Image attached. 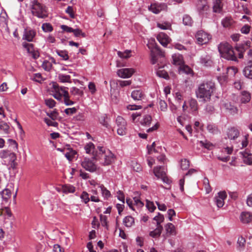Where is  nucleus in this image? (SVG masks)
<instances>
[{"label":"nucleus","instance_id":"64","mask_svg":"<svg viewBox=\"0 0 252 252\" xmlns=\"http://www.w3.org/2000/svg\"><path fill=\"white\" fill-rule=\"evenodd\" d=\"M119 86L121 87H124L126 86H129L131 84V80H126V81H123V80H119L118 81Z\"/></svg>","mask_w":252,"mask_h":252},{"label":"nucleus","instance_id":"61","mask_svg":"<svg viewBox=\"0 0 252 252\" xmlns=\"http://www.w3.org/2000/svg\"><path fill=\"white\" fill-rule=\"evenodd\" d=\"M52 64L48 61H45L43 62L42 67L45 70L49 71L52 68Z\"/></svg>","mask_w":252,"mask_h":252},{"label":"nucleus","instance_id":"46","mask_svg":"<svg viewBox=\"0 0 252 252\" xmlns=\"http://www.w3.org/2000/svg\"><path fill=\"white\" fill-rule=\"evenodd\" d=\"M22 45L24 48L27 49L28 52L30 54H31L34 50L32 44L24 42L22 43Z\"/></svg>","mask_w":252,"mask_h":252},{"label":"nucleus","instance_id":"20","mask_svg":"<svg viewBox=\"0 0 252 252\" xmlns=\"http://www.w3.org/2000/svg\"><path fill=\"white\" fill-rule=\"evenodd\" d=\"M36 34V32L32 30H25L23 39L29 42L32 41L33 38Z\"/></svg>","mask_w":252,"mask_h":252},{"label":"nucleus","instance_id":"19","mask_svg":"<svg viewBox=\"0 0 252 252\" xmlns=\"http://www.w3.org/2000/svg\"><path fill=\"white\" fill-rule=\"evenodd\" d=\"M227 134L229 139L235 140L239 136L240 132L238 129L233 127L228 129Z\"/></svg>","mask_w":252,"mask_h":252},{"label":"nucleus","instance_id":"58","mask_svg":"<svg viewBox=\"0 0 252 252\" xmlns=\"http://www.w3.org/2000/svg\"><path fill=\"white\" fill-rule=\"evenodd\" d=\"M203 182H204V184L205 185V189L206 190V192L207 193H210L212 189H211V186L209 184L208 179L207 178H205Z\"/></svg>","mask_w":252,"mask_h":252},{"label":"nucleus","instance_id":"45","mask_svg":"<svg viewBox=\"0 0 252 252\" xmlns=\"http://www.w3.org/2000/svg\"><path fill=\"white\" fill-rule=\"evenodd\" d=\"M42 29L45 32H51L53 30V28L51 24L46 23L42 24Z\"/></svg>","mask_w":252,"mask_h":252},{"label":"nucleus","instance_id":"26","mask_svg":"<svg viewBox=\"0 0 252 252\" xmlns=\"http://www.w3.org/2000/svg\"><path fill=\"white\" fill-rule=\"evenodd\" d=\"M63 193L65 194L73 193L76 191V188L70 184L63 185Z\"/></svg>","mask_w":252,"mask_h":252},{"label":"nucleus","instance_id":"33","mask_svg":"<svg viewBox=\"0 0 252 252\" xmlns=\"http://www.w3.org/2000/svg\"><path fill=\"white\" fill-rule=\"evenodd\" d=\"M123 223L126 226L131 227L134 223V219L131 216H126L124 218Z\"/></svg>","mask_w":252,"mask_h":252},{"label":"nucleus","instance_id":"8","mask_svg":"<svg viewBox=\"0 0 252 252\" xmlns=\"http://www.w3.org/2000/svg\"><path fill=\"white\" fill-rule=\"evenodd\" d=\"M116 124L118 126L117 133L120 135H124L126 134V123L122 117L118 116L116 119Z\"/></svg>","mask_w":252,"mask_h":252},{"label":"nucleus","instance_id":"3","mask_svg":"<svg viewBox=\"0 0 252 252\" xmlns=\"http://www.w3.org/2000/svg\"><path fill=\"white\" fill-rule=\"evenodd\" d=\"M218 50L221 57L229 61L238 62L236 53L228 43H220L218 46Z\"/></svg>","mask_w":252,"mask_h":252},{"label":"nucleus","instance_id":"13","mask_svg":"<svg viewBox=\"0 0 252 252\" xmlns=\"http://www.w3.org/2000/svg\"><path fill=\"white\" fill-rule=\"evenodd\" d=\"M227 197L226 193L225 191H220L218 195L216 196L214 199L218 207L221 208L224 205V200Z\"/></svg>","mask_w":252,"mask_h":252},{"label":"nucleus","instance_id":"59","mask_svg":"<svg viewBox=\"0 0 252 252\" xmlns=\"http://www.w3.org/2000/svg\"><path fill=\"white\" fill-rule=\"evenodd\" d=\"M146 207L151 212H153L156 209V207L154 205L153 202L147 200Z\"/></svg>","mask_w":252,"mask_h":252},{"label":"nucleus","instance_id":"63","mask_svg":"<svg viewBox=\"0 0 252 252\" xmlns=\"http://www.w3.org/2000/svg\"><path fill=\"white\" fill-rule=\"evenodd\" d=\"M65 12L69 15L71 18H74L75 15L73 11V8L72 6H68L65 10Z\"/></svg>","mask_w":252,"mask_h":252},{"label":"nucleus","instance_id":"22","mask_svg":"<svg viewBox=\"0 0 252 252\" xmlns=\"http://www.w3.org/2000/svg\"><path fill=\"white\" fill-rule=\"evenodd\" d=\"M222 10V4L221 0H213V10L215 13H220Z\"/></svg>","mask_w":252,"mask_h":252},{"label":"nucleus","instance_id":"57","mask_svg":"<svg viewBox=\"0 0 252 252\" xmlns=\"http://www.w3.org/2000/svg\"><path fill=\"white\" fill-rule=\"evenodd\" d=\"M72 32L74 33V36L76 37H78L80 35H81L83 37L86 36V33L83 32L82 31L79 29H73Z\"/></svg>","mask_w":252,"mask_h":252},{"label":"nucleus","instance_id":"55","mask_svg":"<svg viewBox=\"0 0 252 252\" xmlns=\"http://www.w3.org/2000/svg\"><path fill=\"white\" fill-rule=\"evenodd\" d=\"M130 51H126L124 52H122L120 51H119L118 52V56L121 58L124 59H127L130 57Z\"/></svg>","mask_w":252,"mask_h":252},{"label":"nucleus","instance_id":"36","mask_svg":"<svg viewBox=\"0 0 252 252\" xmlns=\"http://www.w3.org/2000/svg\"><path fill=\"white\" fill-rule=\"evenodd\" d=\"M153 220L156 221L157 226H162L160 224L164 221V217L163 215L160 213H158V215L155 216Z\"/></svg>","mask_w":252,"mask_h":252},{"label":"nucleus","instance_id":"42","mask_svg":"<svg viewBox=\"0 0 252 252\" xmlns=\"http://www.w3.org/2000/svg\"><path fill=\"white\" fill-rule=\"evenodd\" d=\"M57 54L62 57L64 60H67L69 59L68 52L65 50H56Z\"/></svg>","mask_w":252,"mask_h":252},{"label":"nucleus","instance_id":"44","mask_svg":"<svg viewBox=\"0 0 252 252\" xmlns=\"http://www.w3.org/2000/svg\"><path fill=\"white\" fill-rule=\"evenodd\" d=\"M9 126L5 122L3 121L0 122V130H2L4 133L8 134L9 133Z\"/></svg>","mask_w":252,"mask_h":252},{"label":"nucleus","instance_id":"41","mask_svg":"<svg viewBox=\"0 0 252 252\" xmlns=\"http://www.w3.org/2000/svg\"><path fill=\"white\" fill-rule=\"evenodd\" d=\"M152 118L150 115H147L144 116L141 124L143 126H149L152 121Z\"/></svg>","mask_w":252,"mask_h":252},{"label":"nucleus","instance_id":"24","mask_svg":"<svg viewBox=\"0 0 252 252\" xmlns=\"http://www.w3.org/2000/svg\"><path fill=\"white\" fill-rule=\"evenodd\" d=\"M172 63L175 65L181 66L184 63L183 57L180 54H174L172 55Z\"/></svg>","mask_w":252,"mask_h":252},{"label":"nucleus","instance_id":"12","mask_svg":"<svg viewBox=\"0 0 252 252\" xmlns=\"http://www.w3.org/2000/svg\"><path fill=\"white\" fill-rule=\"evenodd\" d=\"M167 8V5L165 3H152L148 9L155 14H158L161 11L165 10Z\"/></svg>","mask_w":252,"mask_h":252},{"label":"nucleus","instance_id":"38","mask_svg":"<svg viewBox=\"0 0 252 252\" xmlns=\"http://www.w3.org/2000/svg\"><path fill=\"white\" fill-rule=\"evenodd\" d=\"M183 23L185 26H191L193 23V21L190 16L185 15L183 18Z\"/></svg>","mask_w":252,"mask_h":252},{"label":"nucleus","instance_id":"14","mask_svg":"<svg viewBox=\"0 0 252 252\" xmlns=\"http://www.w3.org/2000/svg\"><path fill=\"white\" fill-rule=\"evenodd\" d=\"M241 222L244 224H248L252 221V214L249 212H242L239 217Z\"/></svg>","mask_w":252,"mask_h":252},{"label":"nucleus","instance_id":"32","mask_svg":"<svg viewBox=\"0 0 252 252\" xmlns=\"http://www.w3.org/2000/svg\"><path fill=\"white\" fill-rule=\"evenodd\" d=\"M154 173L156 176L161 178L165 175V172L163 170V167L161 166H157L154 169Z\"/></svg>","mask_w":252,"mask_h":252},{"label":"nucleus","instance_id":"5","mask_svg":"<svg viewBox=\"0 0 252 252\" xmlns=\"http://www.w3.org/2000/svg\"><path fill=\"white\" fill-rule=\"evenodd\" d=\"M196 7L197 11L200 16L207 17L210 12V8L206 0H199Z\"/></svg>","mask_w":252,"mask_h":252},{"label":"nucleus","instance_id":"21","mask_svg":"<svg viewBox=\"0 0 252 252\" xmlns=\"http://www.w3.org/2000/svg\"><path fill=\"white\" fill-rule=\"evenodd\" d=\"M251 99V95L250 93L248 92L244 91L241 93L240 96V100L241 103H248Z\"/></svg>","mask_w":252,"mask_h":252},{"label":"nucleus","instance_id":"50","mask_svg":"<svg viewBox=\"0 0 252 252\" xmlns=\"http://www.w3.org/2000/svg\"><path fill=\"white\" fill-rule=\"evenodd\" d=\"M47 115L52 120H56L57 119L59 116V113L56 109H54L51 112H47Z\"/></svg>","mask_w":252,"mask_h":252},{"label":"nucleus","instance_id":"7","mask_svg":"<svg viewBox=\"0 0 252 252\" xmlns=\"http://www.w3.org/2000/svg\"><path fill=\"white\" fill-rule=\"evenodd\" d=\"M81 165L85 170L94 172L96 170L97 166L92 160L89 158H85L81 162Z\"/></svg>","mask_w":252,"mask_h":252},{"label":"nucleus","instance_id":"2","mask_svg":"<svg viewBox=\"0 0 252 252\" xmlns=\"http://www.w3.org/2000/svg\"><path fill=\"white\" fill-rule=\"evenodd\" d=\"M98 151L94 157V158L104 166L109 165L114 162V155L110 151L106 150L103 147H98Z\"/></svg>","mask_w":252,"mask_h":252},{"label":"nucleus","instance_id":"11","mask_svg":"<svg viewBox=\"0 0 252 252\" xmlns=\"http://www.w3.org/2000/svg\"><path fill=\"white\" fill-rule=\"evenodd\" d=\"M251 42L249 41H246L244 43L237 45L235 47V50L238 53V58L242 59L244 57V53L246 50L248 49L250 47Z\"/></svg>","mask_w":252,"mask_h":252},{"label":"nucleus","instance_id":"16","mask_svg":"<svg viewBox=\"0 0 252 252\" xmlns=\"http://www.w3.org/2000/svg\"><path fill=\"white\" fill-rule=\"evenodd\" d=\"M223 107L226 111L231 114L234 115L238 112L237 108L233 105L231 102H227L223 104Z\"/></svg>","mask_w":252,"mask_h":252},{"label":"nucleus","instance_id":"15","mask_svg":"<svg viewBox=\"0 0 252 252\" xmlns=\"http://www.w3.org/2000/svg\"><path fill=\"white\" fill-rule=\"evenodd\" d=\"M157 39L159 42L164 47H166L170 42V38L168 36L163 32L159 33L157 37Z\"/></svg>","mask_w":252,"mask_h":252},{"label":"nucleus","instance_id":"49","mask_svg":"<svg viewBox=\"0 0 252 252\" xmlns=\"http://www.w3.org/2000/svg\"><path fill=\"white\" fill-rule=\"evenodd\" d=\"M11 194V191L8 189H4L1 192L2 197L4 200H7L10 198Z\"/></svg>","mask_w":252,"mask_h":252},{"label":"nucleus","instance_id":"28","mask_svg":"<svg viewBox=\"0 0 252 252\" xmlns=\"http://www.w3.org/2000/svg\"><path fill=\"white\" fill-rule=\"evenodd\" d=\"M53 89L54 90L55 93H60L62 95L64 96L65 95V93L68 92L67 91L65 90V89H67V88H65L64 87H60L58 84H54L53 85Z\"/></svg>","mask_w":252,"mask_h":252},{"label":"nucleus","instance_id":"40","mask_svg":"<svg viewBox=\"0 0 252 252\" xmlns=\"http://www.w3.org/2000/svg\"><path fill=\"white\" fill-rule=\"evenodd\" d=\"M200 146L204 147L208 150H211L212 147H213L212 143L208 141L207 140L200 141L199 142Z\"/></svg>","mask_w":252,"mask_h":252},{"label":"nucleus","instance_id":"29","mask_svg":"<svg viewBox=\"0 0 252 252\" xmlns=\"http://www.w3.org/2000/svg\"><path fill=\"white\" fill-rule=\"evenodd\" d=\"M165 228L167 234L170 235H175L176 234L175 227L172 223H168L165 225Z\"/></svg>","mask_w":252,"mask_h":252},{"label":"nucleus","instance_id":"47","mask_svg":"<svg viewBox=\"0 0 252 252\" xmlns=\"http://www.w3.org/2000/svg\"><path fill=\"white\" fill-rule=\"evenodd\" d=\"M181 162V168L183 170H187L189 166V161L186 159H182L180 161Z\"/></svg>","mask_w":252,"mask_h":252},{"label":"nucleus","instance_id":"53","mask_svg":"<svg viewBox=\"0 0 252 252\" xmlns=\"http://www.w3.org/2000/svg\"><path fill=\"white\" fill-rule=\"evenodd\" d=\"M80 198L85 204H87L90 201L89 194L85 191H83L82 193Z\"/></svg>","mask_w":252,"mask_h":252},{"label":"nucleus","instance_id":"23","mask_svg":"<svg viewBox=\"0 0 252 252\" xmlns=\"http://www.w3.org/2000/svg\"><path fill=\"white\" fill-rule=\"evenodd\" d=\"M200 63L204 65L209 66H211L213 61L211 57L209 55H204L200 58Z\"/></svg>","mask_w":252,"mask_h":252},{"label":"nucleus","instance_id":"37","mask_svg":"<svg viewBox=\"0 0 252 252\" xmlns=\"http://www.w3.org/2000/svg\"><path fill=\"white\" fill-rule=\"evenodd\" d=\"M70 93L74 96L78 97L82 96L83 95V91L76 87H72L70 89Z\"/></svg>","mask_w":252,"mask_h":252},{"label":"nucleus","instance_id":"60","mask_svg":"<svg viewBox=\"0 0 252 252\" xmlns=\"http://www.w3.org/2000/svg\"><path fill=\"white\" fill-rule=\"evenodd\" d=\"M157 26L162 30H167L170 29L171 25L168 23H158Z\"/></svg>","mask_w":252,"mask_h":252},{"label":"nucleus","instance_id":"18","mask_svg":"<svg viewBox=\"0 0 252 252\" xmlns=\"http://www.w3.org/2000/svg\"><path fill=\"white\" fill-rule=\"evenodd\" d=\"M240 154L241 155L243 158L244 162L249 165L252 164V154L247 152L246 150H244L240 152Z\"/></svg>","mask_w":252,"mask_h":252},{"label":"nucleus","instance_id":"48","mask_svg":"<svg viewBox=\"0 0 252 252\" xmlns=\"http://www.w3.org/2000/svg\"><path fill=\"white\" fill-rule=\"evenodd\" d=\"M157 74L158 76L162 77L165 79H168L169 78L167 72L164 70L159 69L157 71Z\"/></svg>","mask_w":252,"mask_h":252},{"label":"nucleus","instance_id":"4","mask_svg":"<svg viewBox=\"0 0 252 252\" xmlns=\"http://www.w3.org/2000/svg\"><path fill=\"white\" fill-rule=\"evenodd\" d=\"M30 7L32 14L39 18H45L48 16L46 6L37 0H32L31 2Z\"/></svg>","mask_w":252,"mask_h":252},{"label":"nucleus","instance_id":"10","mask_svg":"<svg viewBox=\"0 0 252 252\" xmlns=\"http://www.w3.org/2000/svg\"><path fill=\"white\" fill-rule=\"evenodd\" d=\"M151 62L152 64H155L157 61V56L164 57V52L157 45H155L151 50Z\"/></svg>","mask_w":252,"mask_h":252},{"label":"nucleus","instance_id":"9","mask_svg":"<svg viewBox=\"0 0 252 252\" xmlns=\"http://www.w3.org/2000/svg\"><path fill=\"white\" fill-rule=\"evenodd\" d=\"M134 72L135 70L132 68H124L118 69L117 74L121 78H128L130 77Z\"/></svg>","mask_w":252,"mask_h":252},{"label":"nucleus","instance_id":"39","mask_svg":"<svg viewBox=\"0 0 252 252\" xmlns=\"http://www.w3.org/2000/svg\"><path fill=\"white\" fill-rule=\"evenodd\" d=\"M77 154L75 150H69L68 152L65 153V157L69 161H71Z\"/></svg>","mask_w":252,"mask_h":252},{"label":"nucleus","instance_id":"56","mask_svg":"<svg viewBox=\"0 0 252 252\" xmlns=\"http://www.w3.org/2000/svg\"><path fill=\"white\" fill-rule=\"evenodd\" d=\"M45 104L50 108H53L56 105V101L51 98L45 99Z\"/></svg>","mask_w":252,"mask_h":252},{"label":"nucleus","instance_id":"17","mask_svg":"<svg viewBox=\"0 0 252 252\" xmlns=\"http://www.w3.org/2000/svg\"><path fill=\"white\" fill-rule=\"evenodd\" d=\"M243 72L246 77L252 79V61L248 62Z\"/></svg>","mask_w":252,"mask_h":252},{"label":"nucleus","instance_id":"62","mask_svg":"<svg viewBox=\"0 0 252 252\" xmlns=\"http://www.w3.org/2000/svg\"><path fill=\"white\" fill-rule=\"evenodd\" d=\"M44 121L48 126L57 127L58 126V123L57 122H53L48 118H45Z\"/></svg>","mask_w":252,"mask_h":252},{"label":"nucleus","instance_id":"52","mask_svg":"<svg viewBox=\"0 0 252 252\" xmlns=\"http://www.w3.org/2000/svg\"><path fill=\"white\" fill-rule=\"evenodd\" d=\"M65 95L63 96V101L66 105H71L74 104V102L69 99L68 92L65 93Z\"/></svg>","mask_w":252,"mask_h":252},{"label":"nucleus","instance_id":"43","mask_svg":"<svg viewBox=\"0 0 252 252\" xmlns=\"http://www.w3.org/2000/svg\"><path fill=\"white\" fill-rule=\"evenodd\" d=\"M103 196L107 199L111 196L110 192L102 185L100 186Z\"/></svg>","mask_w":252,"mask_h":252},{"label":"nucleus","instance_id":"1","mask_svg":"<svg viewBox=\"0 0 252 252\" xmlns=\"http://www.w3.org/2000/svg\"><path fill=\"white\" fill-rule=\"evenodd\" d=\"M215 90V85L214 82H204L198 86L195 91L196 97L202 99L204 101H209Z\"/></svg>","mask_w":252,"mask_h":252},{"label":"nucleus","instance_id":"25","mask_svg":"<svg viewBox=\"0 0 252 252\" xmlns=\"http://www.w3.org/2000/svg\"><path fill=\"white\" fill-rule=\"evenodd\" d=\"M144 94L142 91L140 90H136L133 91L131 93V97L134 100H141L142 98L144 97Z\"/></svg>","mask_w":252,"mask_h":252},{"label":"nucleus","instance_id":"51","mask_svg":"<svg viewBox=\"0 0 252 252\" xmlns=\"http://www.w3.org/2000/svg\"><path fill=\"white\" fill-rule=\"evenodd\" d=\"M94 145L92 143H89L85 147L86 152L87 154H91L94 153Z\"/></svg>","mask_w":252,"mask_h":252},{"label":"nucleus","instance_id":"30","mask_svg":"<svg viewBox=\"0 0 252 252\" xmlns=\"http://www.w3.org/2000/svg\"><path fill=\"white\" fill-rule=\"evenodd\" d=\"M233 23L234 21L231 17H226L221 21V24L225 28L230 27Z\"/></svg>","mask_w":252,"mask_h":252},{"label":"nucleus","instance_id":"35","mask_svg":"<svg viewBox=\"0 0 252 252\" xmlns=\"http://www.w3.org/2000/svg\"><path fill=\"white\" fill-rule=\"evenodd\" d=\"M71 77L70 75L60 74L58 76V79L60 82L62 83H70Z\"/></svg>","mask_w":252,"mask_h":252},{"label":"nucleus","instance_id":"31","mask_svg":"<svg viewBox=\"0 0 252 252\" xmlns=\"http://www.w3.org/2000/svg\"><path fill=\"white\" fill-rule=\"evenodd\" d=\"M207 129L210 133L213 134H217L220 132L218 126L213 124H208Z\"/></svg>","mask_w":252,"mask_h":252},{"label":"nucleus","instance_id":"6","mask_svg":"<svg viewBox=\"0 0 252 252\" xmlns=\"http://www.w3.org/2000/svg\"><path fill=\"white\" fill-rule=\"evenodd\" d=\"M195 37L198 44L203 45L209 42L211 35L203 31H199L196 33Z\"/></svg>","mask_w":252,"mask_h":252},{"label":"nucleus","instance_id":"27","mask_svg":"<svg viewBox=\"0 0 252 252\" xmlns=\"http://www.w3.org/2000/svg\"><path fill=\"white\" fill-rule=\"evenodd\" d=\"M163 230L162 226H157L156 228L154 230L151 231L149 235L153 238H157L160 236L161 233Z\"/></svg>","mask_w":252,"mask_h":252},{"label":"nucleus","instance_id":"54","mask_svg":"<svg viewBox=\"0 0 252 252\" xmlns=\"http://www.w3.org/2000/svg\"><path fill=\"white\" fill-rule=\"evenodd\" d=\"M158 103L160 110L162 111H165L167 108V105L166 102L164 100L159 99Z\"/></svg>","mask_w":252,"mask_h":252},{"label":"nucleus","instance_id":"34","mask_svg":"<svg viewBox=\"0 0 252 252\" xmlns=\"http://www.w3.org/2000/svg\"><path fill=\"white\" fill-rule=\"evenodd\" d=\"M189 105L191 111L195 112L198 110V103L196 99L191 98L189 100Z\"/></svg>","mask_w":252,"mask_h":252}]
</instances>
